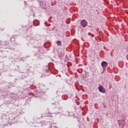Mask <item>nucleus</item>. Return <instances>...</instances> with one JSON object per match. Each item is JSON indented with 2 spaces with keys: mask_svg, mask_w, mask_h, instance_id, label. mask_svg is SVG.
Instances as JSON below:
<instances>
[{
  "mask_svg": "<svg viewBox=\"0 0 128 128\" xmlns=\"http://www.w3.org/2000/svg\"><path fill=\"white\" fill-rule=\"evenodd\" d=\"M57 44L58 46H62V42H60V40H58L57 42Z\"/></svg>",
  "mask_w": 128,
  "mask_h": 128,
  "instance_id": "20e7f679",
  "label": "nucleus"
},
{
  "mask_svg": "<svg viewBox=\"0 0 128 128\" xmlns=\"http://www.w3.org/2000/svg\"><path fill=\"white\" fill-rule=\"evenodd\" d=\"M98 90L100 92H103V94H104L106 92V90H104V88L102 86H98Z\"/></svg>",
  "mask_w": 128,
  "mask_h": 128,
  "instance_id": "f03ea898",
  "label": "nucleus"
},
{
  "mask_svg": "<svg viewBox=\"0 0 128 128\" xmlns=\"http://www.w3.org/2000/svg\"><path fill=\"white\" fill-rule=\"evenodd\" d=\"M80 24L81 26H82V28H86V26H88V22H86V20H82L80 22Z\"/></svg>",
  "mask_w": 128,
  "mask_h": 128,
  "instance_id": "f257e3e1",
  "label": "nucleus"
},
{
  "mask_svg": "<svg viewBox=\"0 0 128 128\" xmlns=\"http://www.w3.org/2000/svg\"><path fill=\"white\" fill-rule=\"evenodd\" d=\"M102 68H106L108 66V62H102L101 64Z\"/></svg>",
  "mask_w": 128,
  "mask_h": 128,
  "instance_id": "7ed1b4c3",
  "label": "nucleus"
}]
</instances>
